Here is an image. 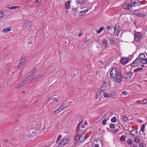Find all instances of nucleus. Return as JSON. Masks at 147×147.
<instances>
[{
  "instance_id": "1",
  "label": "nucleus",
  "mask_w": 147,
  "mask_h": 147,
  "mask_svg": "<svg viewBox=\"0 0 147 147\" xmlns=\"http://www.w3.org/2000/svg\"><path fill=\"white\" fill-rule=\"evenodd\" d=\"M110 76L113 81H115L118 83H120L122 80L121 72L120 71L117 72L115 68H113L110 71Z\"/></svg>"
},
{
  "instance_id": "2",
  "label": "nucleus",
  "mask_w": 147,
  "mask_h": 147,
  "mask_svg": "<svg viewBox=\"0 0 147 147\" xmlns=\"http://www.w3.org/2000/svg\"><path fill=\"white\" fill-rule=\"evenodd\" d=\"M134 39L138 42H140L142 39V35L141 32H137L135 33L134 36Z\"/></svg>"
},
{
  "instance_id": "3",
  "label": "nucleus",
  "mask_w": 147,
  "mask_h": 147,
  "mask_svg": "<svg viewBox=\"0 0 147 147\" xmlns=\"http://www.w3.org/2000/svg\"><path fill=\"white\" fill-rule=\"evenodd\" d=\"M70 140L68 138H64L60 141L58 147H63Z\"/></svg>"
},
{
  "instance_id": "4",
  "label": "nucleus",
  "mask_w": 147,
  "mask_h": 147,
  "mask_svg": "<svg viewBox=\"0 0 147 147\" xmlns=\"http://www.w3.org/2000/svg\"><path fill=\"white\" fill-rule=\"evenodd\" d=\"M141 63V60L138 57L132 63L131 66L132 67L136 66L140 64Z\"/></svg>"
},
{
  "instance_id": "5",
  "label": "nucleus",
  "mask_w": 147,
  "mask_h": 147,
  "mask_svg": "<svg viewBox=\"0 0 147 147\" xmlns=\"http://www.w3.org/2000/svg\"><path fill=\"white\" fill-rule=\"evenodd\" d=\"M43 76V75H38L36 76L31 80V82L32 83H34L37 82Z\"/></svg>"
},
{
  "instance_id": "6",
  "label": "nucleus",
  "mask_w": 147,
  "mask_h": 147,
  "mask_svg": "<svg viewBox=\"0 0 147 147\" xmlns=\"http://www.w3.org/2000/svg\"><path fill=\"white\" fill-rule=\"evenodd\" d=\"M130 4L132 7L140 5V3L138 0H132L130 2Z\"/></svg>"
},
{
  "instance_id": "7",
  "label": "nucleus",
  "mask_w": 147,
  "mask_h": 147,
  "mask_svg": "<svg viewBox=\"0 0 147 147\" xmlns=\"http://www.w3.org/2000/svg\"><path fill=\"white\" fill-rule=\"evenodd\" d=\"M67 107H65L64 105H62L60 106L59 108L54 111L53 112L55 113V114H56L58 113L67 108Z\"/></svg>"
},
{
  "instance_id": "8",
  "label": "nucleus",
  "mask_w": 147,
  "mask_h": 147,
  "mask_svg": "<svg viewBox=\"0 0 147 147\" xmlns=\"http://www.w3.org/2000/svg\"><path fill=\"white\" fill-rule=\"evenodd\" d=\"M123 8L125 10H132L131 5L126 3H125L123 5Z\"/></svg>"
},
{
  "instance_id": "9",
  "label": "nucleus",
  "mask_w": 147,
  "mask_h": 147,
  "mask_svg": "<svg viewBox=\"0 0 147 147\" xmlns=\"http://www.w3.org/2000/svg\"><path fill=\"white\" fill-rule=\"evenodd\" d=\"M102 82V85L101 87L100 88V90L102 92L106 90L107 87L108 85V83L107 82L104 81Z\"/></svg>"
},
{
  "instance_id": "10",
  "label": "nucleus",
  "mask_w": 147,
  "mask_h": 147,
  "mask_svg": "<svg viewBox=\"0 0 147 147\" xmlns=\"http://www.w3.org/2000/svg\"><path fill=\"white\" fill-rule=\"evenodd\" d=\"M133 75V73L131 72H126L124 74L123 77L125 79H128L131 78Z\"/></svg>"
},
{
  "instance_id": "11",
  "label": "nucleus",
  "mask_w": 147,
  "mask_h": 147,
  "mask_svg": "<svg viewBox=\"0 0 147 147\" xmlns=\"http://www.w3.org/2000/svg\"><path fill=\"white\" fill-rule=\"evenodd\" d=\"M120 61L122 64L125 65L129 62V59L127 58L122 57L121 58Z\"/></svg>"
},
{
  "instance_id": "12",
  "label": "nucleus",
  "mask_w": 147,
  "mask_h": 147,
  "mask_svg": "<svg viewBox=\"0 0 147 147\" xmlns=\"http://www.w3.org/2000/svg\"><path fill=\"white\" fill-rule=\"evenodd\" d=\"M86 132L84 131L80 136V142H82L86 139L87 138L86 137Z\"/></svg>"
},
{
  "instance_id": "13",
  "label": "nucleus",
  "mask_w": 147,
  "mask_h": 147,
  "mask_svg": "<svg viewBox=\"0 0 147 147\" xmlns=\"http://www.w3.org/2000/svg\"><path fill=\"white\" fill-rule=\"evenodd\" d=\"M94 145H97L100 147H102V143L100 140H96L94 141Z\"/></svg>"
},
{
  "instance_id": "14",
  "label": "nucleus",
  "mask_w": 147,
  "mask_h": 147,
  "mask_svg": "<svg viewBox=\"0 0 147 147\" xmlns=\"http://www.w3.org/2000/svg\"><path fill=\"white\" fill-rule=\"evenodd\" d=\"M120 31V29L119 28L116 26H115L114 28V33L115 35H118Z\"/></svg>"
},
{
  "instance_id": "15",
  "label": "nucleus",
  "mask_w": 147,
  "mask_h": 147,
  "mask_svg": "<svg viewBox=\"0 0 147 147\" xmlns=\"http://www.w3.org/2000/svg\"><path fill=\"white\" fill-rule=\"evenodd\" d=\"M138 133V131L136 129L132 130L131 131V134L132 136H135L137 135Z\"/></svg>"
},
{
  "instance_id": "16",
  "label": "nucleus",
  "mask_w": 147,
  "mask_h": 147,
  "mask_svg": "<svg viewBox=\"0 0 147 147\" xmlns=\"http://www.w3.org/2000/svg\"><path fill=\"white\" fill-rule=\"evenodd\" d=\"M102 47H104L106 49L107 47L108 43L107 41L105 39H104L102 41Z\"/></svg>"
},
{
  "instance_id": "17",
  "label": "nucleus",
  "mask_w": 147,
  "mask_h": 147,
  "mask_svg": "<svg viewBox=\"0 0 147 147\" xmlns=\"http://www.w3.org/2000/svg\"><path fill=\"white\" fill-rule=\"evenodd\" d=\"M24 26H25V27H26L27 29H29L31 27V23L30 22H29V21L27 22L25 24Z\"/></svg>"
},
{
  "instance_id": "18",
  "label": "nucleus",
  "mask_w": 147,
  "mask_h": 147,
  "mask_svg": "<svg viewBox=\"0 0 147 147\" xmlns=\"http://www.w3.org/2000/svg\"><path fill=\"white\" fill-rule=\"evenodd\" d=\"M113 93V92H112L111 94H108L106 92H104L103 93V95L104 96L105 98L109 97L112 96V94Z\"/></svg>"
},
{
  "instance_id": "19",
  "label": "nucleus",
  "mask_w": 147,
  "mask_h": 147,
  "mask_svg": "<svg viewBox=\"0 0 147 147\" xmlns=\"http://www.w3.org/2000/svg\"><path fill=\"white\" fill-rule=\"evenodd\" d=\"M70 2L69 1H67L65 3V7L67 9H69L70 7Z\"/></svg>"
},
{
  "instance_id": "20",
  "label": "nucleus",
  "mask_w": 147,
  "mask_h": 147,
  "mask_svg": "<svg viewBox=\"0 0 147 147\" xmlns=\"http://www.w3.org/2000/svg\"><path fill=\"white\" fill-rule=\"evenodd\" d=\"M88 11V10L86 9L85 10L80 11L79 12V15L81 16L83 15L85 13L87 12Z\"/></svg>"
},
{
  "instance_id": "21",
  "label": "nucleus",
  "mask_w": 147,
  "mask_h": 147,
  "mask_svg": "<svg viewBox=\"0 0 147 147\" xmlns=\"http://www.w3.org/2000/svg\"><path fill=\"white\" fill-rule=\"evenodd\" d=\"M11 30V28L9 27L7 28L3 29L2 31V32L3 33H6L9 31H10Z\"/></svg>"
},
{
  "instance_id": "22",
  "label": "nucleus",
  "mask_w": 147,
  "mask_h": 147,
  "mask_svg": "<svg viewBox=\"0 0 147 147\" xmlns=\"http://www.w3.org/2000/svg\"><path fill=\"white\" fill-rule=\"evenodd\" d=\"M126 137L124 135H122L120 138V140L121 142L125 141L126 140Z\"/></svg>"
},
{
  "instance_id": "23",
  "label": "nucleus",
  "mask_w": 147,
  "mask_h": 147,
  "mask_svg": "<svg viewBox=\"0 0 147 147\" xmlns=\"http://www.w3.org/2000/svg\"><path fill=\"white\" fill-rule=\"evenodd\" d=\"M139 57L140 59H141V60L144 59L145 58V56L144 54L143 53H140L139 56Z\"/></svg>"
},
{
  "instance_id": "24",
  "label": "nucleus",
  "mask_w": 147,
  "mask_h": 147,
  "mask_svg": "<svg viewBox=\"0 0 147 147\" xmlns=\"http://www.w3.org/2000/svg\"><path fill=\"white\" fill-rule=\"evenodd\" d=\"M133 142V141L132 139H129L127 140V143L129 145H131Z\"/></svg>"
},
{
  "instance_id": "25",
  "label": "nucleus",
  "mask_w": 147,
  "mask_h": 147,
  "mask_svg": "<svg viewBox=\"0 0 147 147\" xmlns=\"http://www.w3.org/2000/svg\"><path fill=\"white\" fill-rule=\"evenodd\" d=\"M102 92L100 90L96 93V98H99V96L101 94V93Z\"/></svg>"
},
{
  "instance_id": "26",
  "label": "nucleus",
  "mask_w": 147,
  "mask_h": 147,
  "mask_svg": "<svg viewBox=\"0 0 147 147\" xmlns=\"http://www.w3.org/2000/svg\"><path fill=\"white\" fill-rule=\"evenodd\" d=\"M104 29V28L103 27H100L99 30L96 31V33L98 34L100 33Z\"/></svg>"
},
{
  "instance_id": "27",
  "label": "nucleus",
  "mask_w": 147,
  "mask_h": 147,
  "mask_svg": "<svg viewBox=\"0 0 147 147\" xmlns=\"http://www.w3.org/2000/svg\"><path fill=\"white\" fill-rule=\"evenodd\" d=\"M76 2L78 4L81 5L84 3L83 0H76Z\"/></svg>"
},
{
  "instance_id": "28",
  "label": "nucleus",
  "mask_w": 147,
  "mask_h": 147,
  "mask_svg": "<svg viewBox=\"0 0 147 147\" xmlns=\"http://www.w3.org/2000/svg\"><path fill=\"white\" fill-rule=\"evenodd\" d=\"M26 61V59L25 58V57H23L22 58V59H20V61H19V62L23 64Z\"/></svg>"
},
{
  "instance_id": "29",
  "label": "nucleus",
  "mask_w": 147,
  "mask_h": 147,
  "mask_svg": "<svg viewBox=\"0 0 147 147\" xmlns=\"http://www.w3.org/2000/svg\"><path fill=\"white\" fill-rule=\"evenodd\" d=\"M36 71V69L34 68L32 70L31 73L30 74V75H31L32 76H33L34 74Z\"/></svg>"
},
{
  "instance_id": "30",
  "label": "nucleus",
  "mask_w": 147,
  "mask_h": 147,
  "mask_svg": "<svg viewBox=\"0 0 147 147\" xmlns=\"http://www.w3.org/2000/svg\"><path fill=\"white\" fill-rule=\"evenodd\" d=\"M122 119L124 121H126L128 120V117L124 115L122 116Z\"/></svg>"
},
{
  "instance_id": "31",
  "label": "nucleus",
  "mask_w": 147,
  "mask_h": 147,
  "mask_svg": "<svg viewBox=\"0 0 147 147\" xmlns=\"http://www.w3.org/2000/svg\"><path fill=\"white\" fill-rule=\"evenodd\" d=\"M109 41L110 44H111V45H113L115 41L114 39L113 38H111L110 39Z\"/></svg>"
},
{
  "instance_id": "32",
  "label": "nucleus",
  "mask_w": 147,
  "mask_h": 147,
  "mask_svg": "<svg viewBox=\"0 0 147 147\" xmlns=\"http://www.w3.org/2000/svg\"><path fill=\"white\" fill-rule=\"evenodd\" d=\"M143 69V68L142 67L140 68H138L137 69H136L134 70V72H136L142 70Z\"/></svg>"
},
{
  "instance_id": "33",
  "label": "nucleus",
  "mask_w": 147,
  "mask_h": 147,
  "mask_svg": "<svg viewBox=\"0 0 147 147\" xmlns=\"http://www.w3.org/2000/svg\"><path fill=\"white\" fill-rule=\"evenodd\" d=\"M145 128V125L144 124H142V126L141 128V131L142 132H144V130Z\"/></svg>"
},
{
  "instance_id": "34",
  "label": "nucleus",
  "mask_w": 147,
  "mask_h": 147,
  "mask_svg": "<svg viewBox=\"0 0 147 147\" xmlns=\"http://www.w3.org/2000/svg\"><path fill=\"white\" fill-rule=\"evenodd\" d=\"M116 118L115 117H114L112 118L111 119V121L112 122L114 123L116 121Z\"/></svg>"
},
{
  "instance_id": "35",
  "label": "nucleus",
  "mask_w": 147,
  "mask_h": 147,
  "mask_svg": "<svg viewBox=\"0 0 147 147\" xmlns=\"http://www.w3.org/2000/svg\"><path fill=\"white\" fill-rule=\"evenodd\" d=\"M134 140L136 143H137L139 142L140 139L139 138H136L134 139Z\"/></svg>"
},
{
  "instance_id": "36",
  "label": "nucleus",
  "mask_w": 147,
  "mask_h": 147,
  "mask_svg": "<svg viewBox=\"0 0 147 147\" xmlns=\"http://www.w3.org/2000/svg\"><path fill=\"white\" fill-rule=\"evenodd\" d=\"M80 135L79 134H78L76 136L75 140H80Z\"/></svg>"
},
{
  "instance_id": "37",
  "label": "nucleus",
  "mask_w": 147,
  "mask_h": 147,
  "mask_svg": "<svg viewBox=\"0 0 147 147\" xmlns=\"http://www.w3.org/2000/svg\"><path fill=\"white\" fill-rule=\"evenodd\" d=\"M18 7V6H11L10 7H8V8L10 9H16Z\"/></svg>"
},
{
  "instance_id": "38",
  "label": "nucleus",
  "mask_w": 147,
  "mask_h": 147,
  "mask_svg": "<svg viewBox=\"0 0 147 147\" xmlns=\"http://www.w3.org/2000/svg\"><path fill=\"white\" fill-rule=\"evenodd\" d=\"M81 123V122L80 123L78 124L77 126V131L78 132L80 130V125Z\"/></svg>"
},
{
  "instance_id": "39",
  "label": "nucleus",
  "mask_w": 147,
  "mask_h": 147,
  "mask_svg": "<svg viewBox=\"0 0 147 147\" xmlns=\"http://www.w3.org/2000/svg\"><path fill=\"white\" fill-rule=\"evenodd\" d=\"M23 84L21 82L20 83H19L17 86H16V88H20L22 85Z\"/></svg>"
},
{
  "instance_id": "40",
  "label": "nucleus",
  "mask_w": 147,
  "mask_h": 147,
  "mask_svg": "<svg viewBox=\"0 0 147 147\" xmlns=\"http://www.w3.org/2000/svg\"><path fill=\"white\" fill-rule=\"evenodd\" d=\"M23 66V64L19 62V64L18 65V67L19 68L22 67Z\"/></svg>"
},
{
  "instance_id": "41",
  "label": "nucleus",
  "mask_w": 147,
  "mask_h": 147,
  "mask_svg": "<svg viewBox=\"0 0 147 147\" xmlns=\"http://www.w3.org/2000/svg\"><path fill=\"white\" fill-rule=\"evenodd\" d=\"M5 16V14L3 13L0 12V19L2 18Z\"/></svg>"
},
{
  "instance_id": "42",
  "label": "nucleus",
  "mask_w": 147,
  "mask_h": 147,
  "mask_svg": "<svg viewBox=\"0 0 147 147\" xmlns=\"http://www.w3.org/2000/svg\"><path fill=\"white\" fill-rule=\"evenodd\" d=\"M28 81L25 78L23 81L22 82L23 84H26Z\"/></svg>"
},
{
  "instance_id": "43",
  "label": "nucleus",
  "mask_w": 147,
  "mask_h": 147,
  "mask_svg": "<svg viewBox=\"0 0 147 147\" xmlns=\"http://www.w3.org/2000/svg\"><path fill=\"white\" fill-rule=\"evenodd\" d=\"M109 127L111 128H113L115 127V125L111 123L109 125Z\"/></svg>"
},
{
  "instance_id": "44",
  "label": "nucleus",
  "mask_w": 147,
  "mask_h": 147,
  "mask_svg": "<svg viewBox=\"0 0 147 147\" xmlns=\"http://www.w3.org/2000/svg\"><path fill=\"white\" fill-rule=\"evenodd\" d=\"M107 121V120L104 119L103 120L102 122V124L104 125H105L106 124V122Z\"/></svg>"
},
{
  "instance_id": "45",
  "label": "nucleus",
  "mask_w": 147,
  "mask_h": 147,
  "mask_svg": "<svg viewBox=\"0 0 147 147\" xmlns=\"http://www.w3.org/2000/svg\"><path fill=\"white\" fill-rule=\"evenodd\" d=\"M141 60V62H142V63H143L144 64H147V63H146V61L145 59H143L142 60Z\"/></svg>"
},
{
  "instance_id": "46",
  "label": "nucleus",
  "mask_w": 147,
  "mask_h": 147,
  "mask_svg": "<svg viewBox=\"0 0 147 147\" xmlns=\"http://www.w3.org/2000/svg\"><path fill=\"white\" fill-rule=\"evenodd\" d=\"M31 75H30V74L29 76H28L26 78L28 80V81H29L31 78Z\"/></svg>"
},
{
  "instance_id": "47",
  "label": "nucleus",
  "mask_w": 147,
  "mask_h": 147,
  "mask_svg": "<svg viewBox=\"0 0 147 147\" xmlns=\"http://www.w3.org/2000/svg\"><path fill=\"white\" fill-rule=\"evenodd\" d=\"M142 101L138 100L136 101V102L137 104L142 105L143 104L141 102Z\"/></svg>"
},
{
  "instance_id": "48",
  "label": "nucleus",
  "mask_w": 147,
  "mask_h": 147,
  "mask_svg": "<svg viewBox=\"0 0 147 147\" xmlns=\"http://www.w3.org/2000/svg\"><path fill=\"white\" fill-rule=\"evenodd\" d=\"M56 98H55L54 97H50V98H49V100H52L55 101V100Z\"/></svg>"
},
{
  "instance_id": "49",
  "label": "nucleus",
  "mask_w": 147,
  "mask_h": 147,
  "mask_svg": "<svg viewBox=\"0 0 147 147\" xmlns=\"http://www.w3.org/2000/svg\"><path fill=\"white\" fill-rule=\"evenodd\" d=\"M61 137L62 136L61 135H59L57 139V141H58L60 139Z\"/></svg>"
},
{
  "instance_id": "50",
  "label": "nucleus",
  "mask_w": 147,
  "mask_h": 147,
  "mask_svg": "<svg viewBox=\"0 0 147 147\" xmlns=\"http://www.w3.org/2000/svg\"><path fill=\"white\" fill-rule=\"evenodd\" d=\"M143 103L144 104H146L147 103V100L146 99H144L142 101Z\"/></svg>"
},
{
  "instance_id": "51",
  "label": "nucleus",
  "mask_w": 147,
  "mask_h": 147,
  "mask_svg": "<svg viewBox=\"0 0 147 147\" xmlns=\"http://www.w3.org/2000/svg\"><path fill=\"white\" fill-rule=\"evenodd\" d=\"M130 147H137V146L135 144H132Z\"/></svg>"
},
{
  "instance_id": "52",
  "label": "nucleus",
  "mask_w": 147,
  "mask_h": 147,
  "mask_svg": "<svg viewBox=\"0 0 147 147\" xmlns=\"http://www.w3.org/2000/svg\"><path fill=\"white\" fill-rule=\"evenodd\" d=\"M139 144L140 146V147H144V145L142 142H140L139 143Z\"/></svg>"
},
{
  "instance_id": "53",
  "label": "nucleus",
  "mask_w": 147,
  "mask_h": 147,
  "mask_svg": "<svg viewBox=\"0 0 147 147\" xmlns=\"http://www.w3.org/2000/svg\"><path fill=\"white\" fill-rule=\"evenodd\" d=\"M122 93L124 95H125L127 94V92L126 91H123V92Z\"/></svg>"
},
{
  "instance_id": "54",
  "label": "nucleus",
  "mask_w": 147,
  "mask_h": 147,
  "mask_svg": "<svg viewBox=\"0 0 147 147\" xmlns=\"http://www.w3.org/2000/svg\"><path fill=\"white\" fill-rule=\"evenodd\" d=\"M136 15V16H139V17H140V16H141V13H136L135 14Z\"/></svg>"
},
{
  "instance_id": "55",
  "label": "nucleus",
  "mask_w": 147,
  "mask_h": 147,
  "mask_svg": "<svg viewBox=\"0 0 147 147\" xmlns=\"http://www.w3.org/2000/svg\"><path fill=\"white\" fill-rule=\"evenodd\" d=\"M83 34V33L81 32H80V33L78 35V36L79 37H80Z\"/></svg>"
},
{
  "instance_id": "56",
  "label": "nucleus",
  "mask_w": 147,
  "mask_h": 147,
  "mask_svg": "<svg viewBox=\"0 0 147 147\" xmlns=\"http://www.w3.org/2000/svg\"><path fill=\"white\" fill-rule=\"evenodd\" d=\"M111 28V27L110 26H107V30H110Z\"/></svg>"
},
{
  "instance_id": "57",
  "label": "nucleus",
  "mask_w": 147,
  "mask_h": 147,
  "mask_svg": "<svg viewBox=\"0 0 147 147\" xmlns=\"http://www.w3.org/2000/svg\"><path fill=\"white\" fill-rule=\"evenodd\" d=\"M59 99L58 98H55V101H56V102H58L59 101Z\"/></svg>"
},
{
  "instance_id": "58",
  "label": "nucleus",
  "mask_w": 147,
  "mask_h": 147,
  "mask_svg": "<svg viewBox=\"0 0 147 147\" xmlns=\"http://www.w3.org/2000/svg\"><path fill=\"white\" fill-rule=\"evenodd\" d=\"M38 0H36L35 1H34L33 3H35L36 4L38 3Z\"/></svg>"
},
{
  "instance_id": "59",
  "label": "nucleus",
  "mask_w": 147,
  "mask_h": 147,
  "mask_svg": "<svg viewBox=\"0 0 147 147\" xmlns=\"http://www.w3.org/2000/svg\"><path fill=\"white\" fill-rule=\"evenodd\" d=\"M89 41V39H85L84 41V43H86Z\"/></svg>"
},
{
  "instance_id": "60",
  "label": "nucleus",
  "mask_w": 147,
  "mask_h": 147,
  "mask_svg": "<svg viewBox=\"0 0 147 147\" xmlns=\"http://www.w3.org/2000/svg\"><path fill=\"white\" fill-rule=\"evenodd\" d=\"M81 127L82 128H84V126L83 125H82L81 126Z\"/></svg>"
},
{
  "instance_id": "61",
  "label": "nucleus",
  "mask_w": 147,
  "mask_h": 147,
  "mask_svg": "<svg viewBox=\"0 0 147 147\" xmlns=\"http://www.w3.org/2000/svg\"><path fill=\"white\" fill-rule=\"evenodd\" d=\"M5 142H8V140L7 139H5Z\"/></svg>"
},
{
  "instance_id": "62",
  "label": "nucleus",
  "mask_w": 147,
  "mask_h": 147,
  "mask_svg": "<svg viewBox=\"0 0 147 147\" xmlns=\"http://www.w3.org/2000/svg\"><path fill=\"white\" fill-rule=\"evenodd\" d=\"M65 12H66V13H68V10H65Z\"/></svg>"
},
{
  "instance_id": "63",
  "label": "nucleus",
  "mask_w": 147,
  "mask_h": 147,
  "mask_svg": "<svg viewBox=\"0 0 147 147\" xmlns=\"http://www.w3.org/2000/svg\"><path fill=\"white\" fill-rule=\"evenodd\" d=\"M145 59V60H146V63H147V58L146 59Z\"/></svg>"
},
{
  "instance_id": "64",
  "label": "nucleus",
  "mask_w": 147,
  "mask_h": 147,
  "mask_svg": "<svg viewBox=\"0 0 147 147\" xmlns=\"http://www.w3.org/2000/svg\"><path fill=\"white\" fill-rule=\"evenodd\" d=\"M142 67L143 68V67H144V65H141Z\"/></svg>"
}]
</instances>
